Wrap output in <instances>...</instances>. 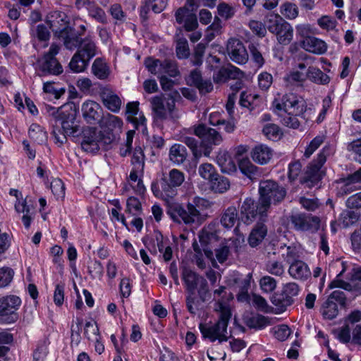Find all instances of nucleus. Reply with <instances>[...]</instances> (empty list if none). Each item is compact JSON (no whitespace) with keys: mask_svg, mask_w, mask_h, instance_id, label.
Listing matches in <instances>:
<instances>
[{"mask_svg":"<svg viewBox=\"0 0 361 361\" xmlns=\"http://www.w3.org/2000/svg\"><path fill=\"white\" fill-rule=\"evenodd\" d=\"M21 303L20 299L15 295H8L0 298V317L7 323L17 320L16 310Z\"/></svg>","mask_w":361,"mask_h":361,"instance_id":"13","label":"nucleus"},{"mask_svg":"<svg viewBox=\"0 0 361 361\" xmlns=\"http://www.w3.org/2000/svg\"><path fill=\"white\" fill-rule=\"evenodd\" d=\"M188 156L187 149L181 144L173 145L169 150V159L175 165H180L183 164Z\"/></svg>","mask_w":361,"mask_h":361,"instance_id":"30","label":"nucleus"},{"mask_svg":"<svg viewBox=\"0 0 361 361\" xmlns=\"http://www.w3.org/2000/svg\"><path fill=\"white\" fill-rule=\"evenodd\" d=\"M161 61H162L159 59L147 58L145 61V64L151 73L156 75L157 73H160L159 70L161 66Z\"/></svg>","mask_w":361,"mask_h":361,"instance_id":"60","label":"nucleus"},{"mask_svg":"<svg viewBox=\"0 0 361 361\" xmlns=\"http://www.w3.org/2000/svg\"><path fill=\"white\" fill-rule=\"evenodd\" d=\"M30 35L39 41H48L50 37V32L48 28L43 24H39L31 29Z\"/></svg>","mask_w":361,"mask_h":361,"instance_id":"44","label":"nucleus"},{"mask_svg":"<svg viewBox=\"0 0 361 361\" xmlns=\"http://www.w3.org/2000/svg\"><path fill=\"white\" fill-rule=\"evenodd\" d=\"M210 206L209 202L200 197H195L191 202L187 204V209L178 203L169 206L167 214L176 223L183 222L185 224H200L205 218L202 211Z\"/></svg>","mask_w":361,"mask_h":361,"instance_id":"3","label":"nucleus"},{"mask_svg":"<svg viewBox=\"0 0 361 361\" xmlns=\"http://www.w3.org/2000/svg\"><path fill=\"white\" fill-rule=\"evenodd\" d=\"M299 202L302 207L308 211H315L319 207V202L318 199L317 198H307L305 197H301L299 200Z\"/></svg>","mask_w":361,"mask_h":361,"instance_id":"56","label":"nucleus"},{"mask_svg":"<svg viewBox=\"0 0 361 361\" xmlns=\"http://www.w3.org/2000/svg\"><path fill=\"white\" fill-rule=\"evenodd\" d=\"M272 75L267 72H263L258 76L259 86L262 90H267L269 89L272 84Z\"/></svg>","mask_w":361,"mask_h":361,"instance_id":"62","label":"nucleus"},{"mask_svg":"<svg viewBox=\"0 0 361 361\" xmlns=\"http://www.w3.org/2000/svg\"><path fill=\"white\" fill-rule=\"evenodd\" d=\"M272 107L274 111L281 118V123L294 129L300 126L298 116H302L306 111L305 102L294 94H286L281 100L275 99Z\"/></svg>","mask_w":361,"mask_h":361,"instance_id":"1","label":"nucleus"},{"mask_svg":"<svg viewBox=\"0 0 361 361\" xmlns=\"http://www.w3.org/2000/svg\"><path fill=\"white\" fill-rule=\"evenodd\" d=\"M184 180L185 175L182 171L176 169H171L168 176L152 184V192L157 197L169 200L177 195V188L180 186Z\"/></svg>","mask_w":361,"mask_h":361,"instance_id":"4","label":"nucleus"},{"mask_svg":"<svg viewBox=\"0 0 361 361\" xmlns=\"http://www.w3.org/2000/svg\"><path fill=\"white\" fill-rule=\"evenodd\" d=\"M176 52L178 59H186L190 55V49L187 39L179 37L176 39Z\"/></svg>","mask_w":361,"mask_h":361,"instance_id":"43","label":"nucleus"},{"mask_svg":"<svg viewBox=\"0 0 361 361\" xmlns=\"http://www.w3.org/2000/svg\"><path fill=\"white\" fill-rule=\"evenodd\" d=\"M261 207L262 202L259 199L256 202L250 197L245 198L240 207L242 221L246 224H250L257 216L259 221H265L269 209L267 207L261 208Z\"/></svg>","mask_w":361,"mask_h":361,"instance_id":"10","label":"nucleus"},{"mask_svg":"<svg viewBox=\"0 0 361 361\" xmlns=\"http://www.w3.org/2000/svg\"><path fill=\"white\" fill-rule=\"evenodd\" d=\"M245 323L249 328L262 329L269 325L270 322L268 317L256 314L247 318Z\"/></svg>","mask_w":361,"mask_h":361,"instance_id":"35","label":"nucleus"},{"mask_svg":"<svg viewBox=\"0 0 361 361\" xmlns=\"http://www.w3.org/2000/svg\"><path fill=\"white\" fill-rule=\"evenodd\" d=\"M14 275L13 270L7 267L0 268V288L8 286L12 281Z\"/></svg>","mask_w":361,"mask_h":361,"instance_id":"46","label":"nucleus"},{"mask_svg":"<svg viewBox=\"0 0 361 361\" xmlns=\"http://www.w3.org/2000/svg\"><path fill=\"white\" fill-rule=\"evenodd\" d=\"M51 190L56 198H62L65 195V187L60 179H55L51 183Z\"/></svg>","mask_w":361,"mask_h":361,"instance_id":"55","label":"nucleus"},{"mask_svg":"<svg viewBox=\"0 0 361 361\" xmlns=\"http://www.w3.org/2000/svg\"><path fill=\"white\" fill-rule=\"evenodd\" d=\"M302 45L306 51L317 54H322L327 49L325 42L314 37H306L302 40Z\"/></svg>","mask_w":361,"mask_h":361,"instance_id":"27","label":"nucleus"},{"mask_svg":"<svg viewBox=\"0 0 361 361\" xmlns=\"http://www.w3.org/2000/svg\"><path fill=\"white\" fill-rule=\"evenodd\" d=\"M200 243L204 255L208 259H213L214 250L219 243V236L212 232L202 230L199 234Z\"/></svg>","mask_w":361,"mask_h":361,"instance_id":"19","label":"nucleus"},{"mask_svg":"<svg viewBox=\"0 0 361 361\" xmlns=\"http://www.w3.org/2000/svg\"><path fill=\"white\" fill-rule=\"evenodd\" d=\"M281 255L283 259L289 264L300 259V255L295 246L281 247Z\"/></svg>","mask_w":361,"mask_h":361,"instance_id":"40","label":"nucleus"},{"mask_svg":"<svg viewBox=\"0 0 361 361\" xmlns=\"http://www.w3.org/2000/svg\"><path fill=\"white\" fill-rule=\"evenodd\" d=\"M198 173L200 176L205 180L210 181L217 173L214 167L208 163L202 164L199 166Z\"/></svg>","mask_w":361,"mask_h":361,"instance_id":"45","label":"nucleus"},{"mask_svg":"<svg viewBox=\"0 0 361 361\" xmlns=\"http://www.w3.org/2000/svg\"><path fill=\"white\" fill-rule=\"evenodd\" d=\"M359 217V215L353 211H345L341 215V220L343 226L346 228L356 223Z\"/></svg>","mask_w":361,"mask_h":361,"instance_id":"50","label":"nucleus"},{"mask_svg":"<svg viewBox=\"0 0 361 361\" xmlns=\"http://www.w3.org/2000/svg\"><path fill=\"white\" fill-rule=\"evenodd\" d=\"M193 133L201 140V144L204 147L203 154L209 157L212 149V146L219 145L223 138L221 134L214 128L208 127L204 123L194 126Z\"/></svg>","mask_w":361,"mask_h":361,"instance_id":"8","label":"nucleus"},{"mask_svg":"<svg viewBox=\"0 0 361 361\" xmlns=\"http://www.w3.org/2000/svg\"><path fill=\"white\" fill-rule=\"evenodd\" d=\"M76 53L90 62L97 54V46L91 38L85 37L80 42Z\"/></svg>","mask_w":361,"mask_h":361,"instance_id":"26","label":"nucleus"},{"mask_svg":"<svg viewBox=\"0 0 361 361\" xmlns=\"http://www.w3.org/2000/svg\"><path fill=\"white\" fill-rule=\"evenodd\" d=\"M251 157L255 162L266 164L272 157V150L266 145H259L252 149Z\"/></svg>","mask_w":361,"mask_h":361,"instance_id":"28","label":"nucleus"},{"mask_svg":"<svg viewBox=\"0 0 361 361\" xmlns=\"http://www.w3.org/2000/svg\"><path fill=\"white\" fill-rule=\"evenodd\" d=\"M180 141L192 150L195 157L201 156V153L198 151V141L195 138L183 134L180 136Z\"/></svg>","mask_w":361,"mask_h":361,"instance_id":"48","label":"nucleus"},{"mask_svg":"<svg viewBox=\"0 0 361 361\" xmlns=\"http://www.w3.org/2000/svg\"><path fill=\"white\" fill-rule=\"evenodd\" d=\"M98 123L101 128H106L109 130H113L116 128L120 129L123 126L121 118L109 113L102 115Z\"/></svg>","mask_w":361,"mask_h":361,"instance_id":"31","label":"nucleus"},{"mask_svg":"<svg viewBox=\"0 0 361 361\" xmlns=\"http://www.w3.org/2000/svg\"><path fill=\"white\" fill-rule=\"evenodd\" d=\"M81 111L84 119L90 124H93L95 122L99 123L102 116L101 106L92 100L84 102L82 105Z\"/></svg>","mask_w":361,"mask_h":361,"instance_id":"20","label":"nucleus"},{"mask_svg":"<svg viewBox=\"0 0 361 361\" xmlns=\"http://www.w3.org/2000/svg\"><path fill=\"white\" fill-rule=\"evenodd\" d=\"M209 182L212 190L215 192L223 193L230 187L228 179L218 173H216Z\"/></svg>","mask_w":361,"mask_h":361,"instance_id":"32","label":"nucleus"},{"mask_svg":"<svg viewBox=\"0 0 361 361\" xmlns=\"http://www.w3.org/2000/svg\"><path fill=\"white\" fill-rule=\"evenodd\" d=\"M104 105L111 111L116 113L121 106V99L114 92L109 90H104L101 93Z\"/></svg>","mask_w":361,"mask_h":361,"instance_id":"25","label":"nucleus"},{"mask_svg":"<svg viewBox=\"0 0 361 361\" xmlns=\"http://www.w3.org/2000/svg\"><path fill=\"white\" fill-rule=\"evenodd\" d=\"M328 149L324 148L318 154L317 159L311 162L300 179V183L307 188H312L317 185L324 175L322 169L323 164L326 160V152Z\"/></svg>","mask_w":361,"mask_h":361,"instance_id":"12","label":"nucleus"},{"mask_svg":"<svg viewBox=\"0 0 361 361\" xmlns=\"http://www.w3.org/2000/svg\"><path fill=\"white\" fill-rule=\"evenodd\" d=\"M321 312L323 317L326 319H334L338 313L336 302L334 300L327 299L322 306Z\"/></svg>","mask_w":361,"mask_h":361,"instance_id":"37","label":"nucleus"},{"mask_svg":"<svg viewBox=\"0 0 361 361\" xmlns=\"http://www.w3.org/2000/svg\"><path fill=\"white\" fill-rule=\"evenodd\" d=\"M151 105L156 121H164L168 118L175 121L180 116L176 109L175 99L171 94L152 97Z\"/></svg>","mask_w":361,"mask_h":361,"instance_id":"6","label":"nucleus"},{"mask_svg":"<svg viewBox=\"0 0 361 361\" xmlns=\"http://www.w3.org/2000/svg\"><path fill=\"white\" fill-rule=\"evenodd\" d=\"M58 37L63 40V44L66 49L73 50L78 48L82 39L75 32V30L71 27H66Z\"/></svg>","mask_w":361,"mask_h":361,"instance_id":"22","label":"nucleus"},{"mask_svg":"<svg viewBox=\"0 0 361 361\" xmlns=\"http://www.w3.org/2000/svg\"><path fill=\"white\" fill-rule=\"evenodd\" d=\"M264 222V221L258 222L253 228L249 235L248 243L252 247H256L261 243L267 235V228Z\"/></svg>","mask_w":361,"mask_h":361,"instance_id":"29","label":"nucleus"},{"mask_svg":"<svg viewBox=\"0 0 361 361\" xmlns=\"http://www.w3.org/2000/svg\"><path fill=\"white\" fill-rule=\"evenodd\" d=\"M88 13L90 16L99 23L106 24L107 22L105 12L98 6H95L94 8H91V10L88 11Z\"/></svg>","mask_w":361,"mask_h":361,"instance_id":"58","label":"nucleus"},{"mask_svg":"<svg viewBox=\"0 0 361 361\" xmlns=\"http://www.w3.org/2000/svg\"><path fill=\"white\" fill-rule=\"evenodd\" d=\"M345 204L346 207L350 209L361 208V192L349 197Z\"/></svg>","mask_w":361,"mask_h":361,"instance_id":"64","label":"nucleus"},{"mask_svg":"<svg viewBox=\"0 0 361 361\" xmlns=\"http://www.w3.org/2000/svg\"><path fill=\"white\" fill-rule=\"evenodd\" d=\"M231 317L230 310L220 305V314L217 322L214 324H200L199 329L202 336L212 342L216 340L220 343L228 341L227 327Z\"/></svg>","mask_w":361,"mask_h":361,"instance_id":"5","label":"nucleus"},{"mask_svg":"<svg viewBox=\"0 0 361 361\" xmlns=\"http://www.w3.org/2000/svg\"><path fill=\"white\" fill-rule=\"evenodd\" d=\"M263 133L270 140H276L279 138L281 131L279 127L274 123H269L263 128Z\"/></svg>","mask_w":361,"mask_h":361,"instance_id":"51","label":"nucleus"},{"mask_svg":"<svg viewBox=\"0 0 361 361\" xmlns=\"http://www.w3.org/2000/svg\"><path fill=\"white\" fill-rule=\"evenodd\" d=\"M290 221L295 229L300 231L314 233L320 227V219L318 216L304 213L292 215Z\"/></svg>","mask_w":361,"mask_h":361,"instance_id":"15","label":"nucleus"},{"mask_svg":"<svg viewBox=\"0 0 361 361\" xmlns=\"http://www.w3.org/2000/svg\"><path fill=\"white\" fill-rule=\"evenodd\" d=\"M88 64L86 59L75 52L69 63V67L74 73H81L87 68Z\"/></svg>","mask_w":361,"mask_h":361,"instance_id":"39","label":"nucleus"},{"mask_svg":"<svg viewBox=\"0 0 361 361\" xmlns=\"http://www.w3.org/2000/svg\"><path fill=\"white\" fill-rule=\"evenodd\" d=\"M88 272L93 279H100L103 276V267L97 260L92 261L88 266Z\"/></svg>","mask_w":361,"mask_h":361,"instance_id":"54","label":"nucleus"},{"mask_svg":"<svg viewBox=\"0 0 361 361\" xmlns=\"http://www.w3.org/2000/svg\"><path fill=\"white\" fill-rule=\"evenodd\" d=\"M160 73H166L170 77H176L180 74L176 62L171 59H164L161 61Z\"/></svg>","mask_w":361,"mask_h":361,"instance_id":"41","label":"nucleus"},{"mask_svg":"<svg viewBox=\"0 0 361 361\" xmlns=\"http://www.w3.org/2000/svg\"><path fill=\"white\" fill-rule=\"evenodd\" d=\"M324 137L322 136H317L314 137L308 147L306 148L304 156L309 158L313 152L323 143Z\"/></svg>","mask_w":361,"mask_h":361,"instance_id":"59","label":"nucleus"},{"mask_svg":"<svg viewBox=\"0 0 361 361\" xmlns=\"http://www.w3.org/2000/svg\"><path fill=\"white\" fill-rule=\"evenodd\" d=\"M259 286L263 292L271 293L276 288V281L269 276H264L259 280Z\"/></svg>","mask_w":361,"mask_h":361,"instance_id":"47","label":"nucleus"},{"mask_svg":"<svg viewBox=\"0 0 361 361\" xmlns=\"http://www.w3.org/2000/svg\"><path fill=\"white\" fill-rule=\"evenodd\" d=\"M238 218V212L235 207H230L226 209L221 218V223L225 228L233 227Z\"/></svg>","mask_w":361,"mask_h":361,"instance_id":"36","label":"nucleus"},{"mask_svg":"<svg viewBox=\"0 0 361 361\" xmlns=\"http://www.w3.org/2000/svg\"><path fill=\"white\" fill-rule=\"evenodd\" d=\"M49 111L54 120L52 134L56 143L63 144L66 141V136L77 137L80 133V126L75 121L76 113L72 109L68 110L59 108L56 110L51 106H47Z\"/></svg>","mask_w":361,"mask_h":361,"instance_id":"2","label":"nucleus"},{"mask_svg":"<svg viewBox=\"0 0 361 361\" xmlns=\"http://www.w3.org/2000/svg\"><path fill=\"white\" fill-rule=\"evenodd\" d=\"M281 13L289 20L298 16L299 11L297 5L292 2H285L281 6Z\"/></svg>","mask_w":361,"mask_h":361,"instance_id":"42","label":"nucleus"},{"mask_svg":"<svg viewBox=\"0 0 361 361\" xmlns=\"http://www.w3.org/2000/svg\"><path fill=\"white\" fill-rule=\"evenodd\" d=\"M186 307L189 312L195 314L198 310L200 302L195 293H188L185 299Z\"/></svg>","mask_w":361,"mask_h":361,"instance_id":"52","label":"nucleus"},{"mask_svg":"<svg viewBox=\"0 0 361 361\" xmlns=\"http://www.w3.org/2000/svg\"><path fill=\"white\" fill-rule=\"evenodd\" d=\"M36 74L40 77L59 75L63 73V67L56 57L42 56L34 63Z\"/></svg>","mask_w":361,"mask_h":361,"instance_id":"14","label":"nucleus"},{"mask_svg":"<svg viewBox=\"0 0 361 361\" xmlns=\"http://www.w3.org/2000/svg\"><path fill=\"white\" fill-rule=\"evenodd\" d=\"M29 136L37 144L42 145L47 140V135L41 126L37 124H32L29 129Z\"/></svg>","mask_w":361,"mask_h":361,"instance_id":"38","label":"nucleus"},{"mask_svg":"<svg viewBox=\"0 0 361 361\" xmlns=\"http://www.w3.org/2000/svg\"><path fill=\"white\" fill-rule=\"evenodd\" d=\"M265 23L267 24V22ZM249 26L252 31L257 36L263 37L266 35L267 25H265L259 21L251 20L249 23Z\"/></svg>","mask_w":361,"mask_h":361,"instance_id":"57","label":"nucleus"},{"mask_svg":"<svg viewBox=\"0 0 361 361\" xmlns=\"http://www.w3.org/2000/svg\"><path fill=\"white\" fill-rule=\"evenodd\" d=\"M141 210V204L137 198L134 197H129L127 200L126 212L136 215Z\"/></svg>","mask_w":361,"mask_h":361,"instance_id":"61","label":"nucleus"},{"mask_svg":"<svg viewBox=\"0 0 361 361\" xmlns=\"http://www.w3.org/2000/svg\"><path fill=\"white\" fill-rule=\"evenodd\" d=\"M259 192V199L262 202L261 208L267 207L268 209H269L271 202L277 204L281 202L286 195L283 187L271 180L260 182Z\"/></svg>","mask_w":361,"mask_h":361,"instance_id":"7","label":"nucleus"},{"mask_svg":"<svg viewBox=\"0 0 361 361\" xmlns=\"http://www.w3.org/2000/svg\"><path fill=\"white\" fill-rule=\"evenodd\" d=\"M348 149L355 154V160L361 164V139L351 142L348 146Z\"/></svg>","mask_w":361,"mask_h":361,"instance_id":"63","label":"nucleus"},{"mask_svg":"<svg viewBox=\"0 0 361 361\" xmlns=\"http://www.w3.org/2000/svg\"><path fill=\"white\" fill-rule=\"evenodd\" d=\"M182 279L188 293H195L197 290L202 301H205L209 295V286L206 279L195 271L185 267L182 271Z\"/></svg>","mask_w":361,"mask_h":361,"instance_id":"11","label":"nucleus"},{"mask_svg":"<svg viewBox=\"0 0 361 361\" xmlns=\"http://www.w3.org/2000/svg\"><path fill=\"white\" fill-rule=\"evenodd\" d=\"M266 270L271 274L275 276H282L284 273V268L283 264L278 262L274 260H269L266 264Z\"/></svg>","mask_w":361,"mask_h":361,"instance_id":"49","label":"nucleus"},{"mask_svg":"<svg viewBox=\"0 0 361 361\" xmlns=\"http://www.w3.org/2000/svg\"><path fill=\"white\" fill-rule=\"evenodd\" d=\"M288 273L293 278L298 280H306L311 275L307 264L300 259L290 264Z\"/></svg>","mask_w":361,"mask_h":361,"instance_id":"24","label":"nucleus"},{"mask_svg":"<svg viewBox=\"0 0 361 361\" xmlns=\"http://www.w3.org/2000/svg\"><path fill=\"white\" fill-rule=\"evenodd\" d=\"M47 23L57 36L69 27L66 13L58 11H52L47 16Z\"/></svg>","mask_w":361,"mask_h":361,"instance_id":"21","label":"nucleus"},{"mask_svg":"<svg viewBox=\"0 0 361 361\" xmlns=\"http://www.w3.org/2000/svg\"><path fill=\"white\" fill-rule=\"evenodd\" d=\"M100 131L93 127H87L82 130V149L87 152L94 153L99 149Z\"/></svg>","mask_w":361,"mask_h":361,"instance_id":"18","label":"nucleus"},{"mask_svg":"<svg viewBox=\"0 0 361 361\" xmlns=\"http://www.w3.org/2000/svg\"><path fill=\"white\" fill-rule=\"evenodd\" d=\"M238 167L240 171L251 180H257L262 174V169L253 164L247 158L239 160Z\"/></svg>","mask_w":361,"mask_h":361,"instance_id":"23","label":"nucleus"},{"mask_svg":"<svg viewBox=\"0 0 361 361\" xmlns=\"http://www.w3.org/2000/svg\"><path fill=\"white\" fill-rule=\"evenodd\" d=\"M227 54L233 62L245 64L248 60V54L243 43L238 39H230L226 45Z\"/></svg>","mask_w":361,"mask_h":361,"instance_id":"17","label":"nucleus"},{"mask_svg":"<svg viewBox=\"0 0 361 361\" xmlns=\"http://www.w3.org/2000/svg\"><path fill=\"white\" fill-rule=\"evenodd\" d=\"M268 30L276 35L278 42L281 44H288L293 37V29L290 24L279 15L270 16L267 20Z\"/></svg>","mask_w":361,"mask_h":361,"instance_id":"9","label":"nucleus"},{"mask_svg":"<svg viewBox=\"0 0 361 361\" xmlns=\"http://www.w3.org/2000/svg\"><path fill=\"white\" fill-rule=\"evenodd\" d=\"M299 291L300 288L296 283H288L283 286L282 293L279 297L274 298L271 302L281 310H284L294 302L295 298L298 296Z\"/></svg>","mask_w":361,"mask_h":361,"instance_id":"16","label":"nucleus"},{"mask_svg":"<svg viewBox=\"0 0 361 361\" xmlns=\"http://www.w3.org/2000/svg\"><path fill=\"white\" fill-rule=\"evenodd\" d=\"M131 162L136 170H143L144 154L141 147H137L135 149Z\"/></svg>","mask_w":361,"mask_h":361,"instance_id":"53","label":"nucleus"},{"mask_svg":"<svg viewBox=\"0 0 361 361\" xmlns=\"http://www.w3.org/2000/svg\"><path fill=\"white\" fill-rule=\"evenodd\" d=\"M307 78L312 82L322 85H326L330 81L329 77L326 73H323L319 68L312 66L309 67L307 70Z\"/></svg>","mask_w":361,"mask_h":361,"instance_id":"33","label":"nucleus"},{"mask_svg":"<svg viewBox=\"0 0 361 361\" xmlns=\"http://www.w3.org/2000/svg\"><path fill=\"white\" fill-rule=\"evenodd\" d=\"M92 73L99 79L104 80L109 75V69L106 63L100 58H97L92 66Z\"/></svg>","mask_w":361,"mask_h":361,"instance_id":"34","label":"nucleus"}]
</instances>
